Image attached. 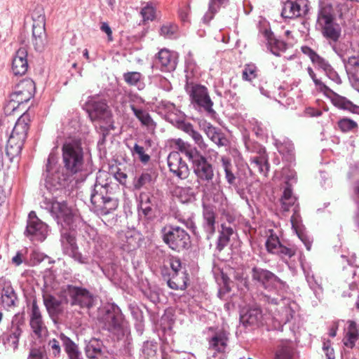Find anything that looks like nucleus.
Instances as JSON below:
<instances>
[{"instance_id":"obj_8","label":"nucleus","mask_w":359,"mask_h":359,"mask_svg":"<svg viewBox=\"0 0 359 359\" xmlns=\"http://www.w3.org/2000/svg\"><path fill=\"white\" fill-rule=\"evenodd\" d=\"M29 118L27 114L21 116L15 123L6 147V154L12 161L21 153L29 129Z\"/></svg>"},{"instance_id":"obj_10","label":"nucleus","mask_w":359,"mask_h":359,"mask_svg":"<svg viewBox=\"0 0 359 359\" xmlns=\"http://www.w3.org/2000/svg\"><path fill=\"white\" fill-rule=\"evenodd\" d=\"M63 294L67 296L70 305L88 310L94 306L97 301L96 297L88 290L70 285L63 287Z\"/></svg>"},{"instance_id":"obj_27","label":"nucleus","mask_w":359,"mask_h":359,"mask_svg":"<svg viewBox=\"0 0 359 359\" xmlns=\"http://www.w3.org/2000/svg\"><path fill=\"white\" fill-rule=\"evenodd\" d=\"M359 339V327L353 320H348L346 327L344 328V337L343 344L349 348L355 346L356 341Z\"/></svg>"},{"instance_id":"obj_29","label":"nucleus","mask_w":359,"mask_h":359,"mask_svg":"<svg viewBox=\"0 0 359 359\" xmlns=\"http://www.w3.org/2000/svg\"><path fill=\"white\" fill-rule=\"evenodd\" d=\"M85 352L89 359H99L104 353L102 341L97 338H91L89 341H86Z\"/></svg>"},{"instance_id":"obj_61","label":"nucleus","mask_w":359,"mask_h":359,"mask_svg":"<svg viewBox=\"0 0 359 359\" xmlns=\"http://www.w3.org/2000/svg\"><path fill=\"white\" fill-rule=\"evenodd\" d=\"M257 67L255 65L250 64L246 65L242 72V78L243 80L251 81L253 79L256 78Z\"/></svg>"},{"instance_id":"obj_30","label":"nucleus","mask_w":359,"mask_h":359,"mask_svg":"<svg viewBox=\"0 0 359 359\" xmlns=\"http://www.w3.org/2000/svg\"><path fill=\"white\" fill-rule=\"evenodd\" d=\"M262 318L263 315L260 308L254 306L241 315V321L245 326L259 325L262 323Z\"/></svg>"},{"instance_id":"obj_41","label":"nucleus","mask_w":359,"mask_h":359,"mask_svg":"<svg viewBox=\"0 0 359 359\" xmlns=\"http://www.w3.org/2000/svg\"><path fill=\"white\" fill-rule=\"evenodd\" d=\"M305 277L310 288L314 292L316 297L323 292L322 278L314 274L313 271H304Z\"/></svg>"},{"instance_id":"obj_47","label":"nucleus","mask_w":359,"mask_h":359,"mask_svg":"<svg viewBox=\"0 0 359 359\" xmlns=\"http://www.w3.org/2000/svg\"><path fill=\"white\" fill-rule=\"evenodd\" d=\"M123 79L130 86H136L138 90H142L144 88V83L142 81V75L137 72H128L123 75Z\"/></svg>"},{"instance_id":"obj_58","label":"nucleus","mask_w":359,"mask_h":359,"mask_svg":"<svg viewBox=\"0 0 359 359\" xmlns=\"http://www.w3.org/2000/svg\"><path fill=\"white\" fill-rule=\"evenodd\" d=\"M12 263L15 266H20L22 263H25L28 266V249L24 248L18 250L12 258Z\"/></svg>"},{"instance_id":"obj_23","label":"nucleus","mask_w":359,"mask_h":359,"mask_svg":"<svg viewBox=\"0 0 359 359\" xmlns=\"http://www.w3.org/2000/svg\"><path fill=\"white\" fill-rule=\"evenodd\" d=\"M142 236L137 232L127 231L118 236V247L125 252H133L140 246Z\"/></svg>"},{"instance_id":"obj_3","label":"nucleus","mask_w":359,"mask_h":359,"mask_svg":"<svg viewBox=\"0 0 359 359\" xmlns=\"http://www.w3.org/2000/svg\"><path fill=\"white\" fill-rule=\"evenodd\" d=\"M43 203L62 227L60 241L63 250L67 253H74L76 250L75 231L77 229L87 228L86 224L65 202L50 201L46 198Z\"/></svg>"},{"instance_id":"obj_42","label":"nucleus","mask_w":359,"mask_h":359,"mask_svg":"<svg viewBox=\"0 0 359 359\" xmlns=\"http://www.w3.org/2000/svg\"><path fill=\"white\" fill-rule=\"evenodd\" d=\"M229 0H210L208 3V11L205 13L203 21L205 23H208L213 19L215 15L219 11L222 6H224L228 3Z\"/></svg>"},{"instance_id":"obj_14","label":"nucleus","mask_w":359,"mask_h":359,"mask_svg":"<svg viewBox=\"0 0 359 359\" xmlns=\"http://www.w3.org/2000/svg\"><path fill=\"white\" fill-rule=\"evenodd\" d=\"M87 112L92 121H100L109 123L110 128H114L112 115L108 105L104 101L91 99L86 104Z\"/></svg>"},{"instance_id":"obj_13","label":"nucleus","mask_w":359,"mask_h":359,"mask_svg":"<svg viewBox=\"0 0 359 359\" xmlns=\"http://www.w3.org/2000/svg\"><path fill=\"white\" fill-rule=\"evenodd\" d=\"M48 232V226L36 216L34 211H31L28 215L25 236L32 241L42 242Z\"/></svg>"},{"instance_id":"obj_12","label":"nucleus","mask_w":359,"mask_h":359,"mask_svg":"<svg viewBox=\"0 0 359 359\" xmlns=\"http://www.w3.org/2000/svg\"><path fill=\"white\" fill-rule=\"evenodd\" d=\"M222 168L224 172V178L229 187L241 184L248 180L250 170L247 165L234 166L231 160L226 156L221 158Z\"/></svg>"},{"instance_id":"obj_34","label":"nucleus","mask_w":359,"mask_h":359,"mask_svg":"<svg viewBox=\"0 0 359 359\" xmlns=\"http://www.w3.org/2000/svg\"><path fill=\"white\" fill-rule=\"evenodd\" d=\"M263 34L266 41L267 49L270 50L272 54L279 56V52L285 50V44L283 41L275 39L273 33L270 30L265 29Z\"/></svg>"},{"instance_id":"obj_62","label":"nucleus","mask_w":359,"mask_h":359,"mask_svg":"<svg viewBox=\"0 0 359 359\" xmlns=\"http://www.w3.org/2000/svg\"><path fill=\"white\" fill-rule=\"evenodd\" d=\"M215 201L219 203V210L222 214L224 215L229 212L230 205L228 199L222 191L216 196Z\"/></svg>"},{"instance_id":"obj_55","label":"nucleus","mask_w":359,"mask_h":359,"mask_svg":"<svg viewBox=\"0 0 359 359\" xmlns=\"http://www.w3.org/2000/svg\"><path fill=\"white\" fill-rule=\"evenodd\" d=\"M338 127L344 133L351 132L358 129V123L351 118H343L338 121Z\"/></svg>"},{"instance_id":"obj_1","label":"nucleus","mask_w":359,"mask_h":359,"mask_svg":"<svg viewBox=\"0 0 359 359\" xmlns=\"http://www.w3.org/2000/svg\"><path fill=\"white\" fill-rule=\"evenodd\" d=\"M62 158L67 172L57 164V156L50 153L47 159L43 175L48 188L59 189L67 184L69 175L76 174L83 170V152L79 140L67 141L62 147Z\"/></svg>"},{"instance_id":"obj_7","label":"nucleus","mask_w":359,"mask_h":359,"mask_svg":"<svg viewBox=\"0 0 359 359\" xmlns=\"http://www.w3.org/2000/svg\"><path fill=\"white\" fill-rule=\"evenodd\" d=\"M98 320L102 329L116 336H123V318L120 309L114 304H107L100 309Z\"/></svg>"},{"instance_id":"obj_56","label":"nucleus","mask_w":359,"mask_h":359,"mask_svg":"<svg viewBox=\"0 0 359 359\" xmlns=\"http://www.w3.org/2000/svg\"><path fill=\"white\" fill-rule=\"evenodd\" d=\"M132 98L130 95L118 93L114 100V107L119 111H124L129 101Z\"/></svg>"},{"instance_id":"obj_57","label":"nucleus","mask_w":359,"mask_h":359,"mask_svg":"<svg viewBox=\"0 0 359 359\" xmlns=\"http://www.w3.org/2000/svg\"><path fill=\"white\" fill-rule=\"evenodd\" d=\"M46 36L45 30L44 18L39 16L37 22H34L32 25V37Z\"/></svg>"},{"instance_id":"obj_45","label":"nucleus","mask_w":359,"mask_h":359,"mask_svg":"<svg viewBox=\"0 0 359 359\" xmlns=\"http://www.w3.org/2000/svg\"><path fill=\"white\" fill-rule=\"evenodd\" d=\"M205 132L207 136L217 146L222 147L226 145L227 142L226 139L211 124H208L205 128Z\"/></svg>"},{"instance_id":"obj_15","label":"nucleus","mask_w":359,"mask_h":359,"mask_svg":"<svg viewBox=\"0 0 359 359\" xmlns=\"http://www.w3.org/2000/svg\"><path fill=\"white\" fill-rule=\"evenodd\" d=\"M43 303L50 318L55 322L64 310L63 305L68 304L67 296L63 294V287L57 297L46 294L43 296Z\"/></svg>"},{"instance_id":"obj_20","label":"nucleus","mask_w":359,"mask_h":359,"mask_svg":"<svg viewBox=\"0 0 359 359\" xmlns=\"http://www.w3.org/2000/svg\"><path fill=\"white\" fill-rule=\"evenodd\" d=\"M178 55L175 52L167 49L161 50L156 55L155 66L161 72H173L177 65Z\"/></svg>"},{"instance_id":"obj_17","label":"nucleus","mask_w":359,"mask_h":359,"mask_svg":"<svg viewBox=\"0 0 359 359\" xmlns=\"http://www.w3.org/2000/svg\"><path fill=\"white\" fill-rule=\"evenodd\" d=\"M34 90V82L30 79H23L15 86L11 99L18 104L27 102L32 97Z\"/></svg>"},{"instance_id":"obj_48","label":"nucleus","mask_w":359,"mask_h":359,"mask_svg":"<svg viewBox=\"0 0 359 359\" xmlns=\"http://www.w3.org/2000/svg\"><path fill=\"white\" fill-rule=\"evenodd\" d=\"M54 262L50 257L42 252L32 251L28 257V266H35L40 263L50 264Z\"/></svg>"},{"instance_id":"obj_53","label":"nucleus","mask_w":359,"mask_h":359,"mask_svg":"<svg viewBox=\"0 0 359 359\" xmlns=\"http://www.w3.org/2000/svg\"><path fill=\"white\" fill-rule=\"evenodd\" d=\"M302 52L307 55L312 63L316 66V67L325 60L323 57L319 55L314 50L307 46H303L301 48Z\"/></svg>"},{"instance_id":"obj_6","label":"nucleus","mask_w":359,"mask_h":359,"mask_svg":"<svg viewBox=\"0 0 359 359\" xmlns=\"http://www.w3.org/2000/svg\"><path fill=\"white\" fill-rule=\"evenodd\" d=\"M316 29L325 39L341 33V26L337 22L336 13L331 4H322L319 6Z\"/></svg>"},{"instance_id":"obj_49","label":"nucleus","mask_w":359,"mask_h":359,"mask_svg":"<svg viewBox=\"0 0 359 359\" xmlns=\"http://www.w3.org/2000/svg\"><path fill=\"white\" fill-rule=\"evenodd\" d=\"M296 201L297 198L293 196L292 189L289 187H285L281 198L282 209L284 211H288L290 207L296 206Z\"/></svg>"},{"instance_id":"obj_54","label":"nucleus","mask_w":359,"mask_h":359,"mask_svg":"<svg viewBox=\"0 0 359 359\" xmlns=\"http://www.w3.org/2000/svg\"><path fill=\"white\" fill-rule=\"evenodd\" d=\"M175 218L178 222L184 224V226L192 231L194 235L196 237V238L200 241L203 238L202 235H200L198 231H196V226L195 222H194L191 217L184 218L182 215H177L175 216Z\"/></svg>"},{"instance_id":"obj_35","label":"nucleus","mask_w":359,"mask_h":359,"mask_svg":"<svg viewBox=\"0 0 359 359\" xmlns=\"http://www.w3.org/2000/svg\"><path fill=\"white\" fill-rule=\"evenodd\" d=\"M274 144L278 152L286 161L292 162L294 160V145L290 140L286 138L283 140H275Z\"/></svg>"},{"instance_id":"obj_64","label":"nucleus","mask_w":359,"mask_h":359,"mask_svg":"<svg viewBox=\"0 0 359 359\" xmlns=\"http://www.w3.org/2000/svg\"><path fill=\"white\" fill-rule=\"evenodd\" d=\"M299 238L304 244L306 250H310L313 240L302 228L294 230Z\"/></svg>"},{"instance_id":"obj_44","label":"nucleus","mask_w":359,"mask_h":359,"mask_svg":"<svg viewBox=\"0 0 359 359\" xmlns=\"http://www.w3.org/2000/svg\"><path fill=\"white\" fill-rule=\"evenodd\" d=\"M318 69L322 70L325 76L333 81L334 83L337 85H340L341 83V79L337 72V71L333 68V67L330 64V62L327 60H324L318 67Z\"/></svg>"},{"instance_id":"obj_50","label":"nucleus","mask_w":359,"mask_h":359,"mask_svg":"<svg viewBox=\"0 0 359 359\" xmlns=\"http://www.w3.org/2000/svg\"><path fill=\"white\" fill-rule=\"evenodd\" d=\"M178 26L173 23L167 22L164 23L160 29V34L167 39H175L177 36Z\"/></svg>"},{"instance_id":"obj_26","label":"nucleus","mask_w":359,"mask_h":359,"mask_svg":"<svg viewBox=\"0 0 359 359\" xmlns=\"http://www.w3.org/2000/svg\"><path fill=\"white\" fill-rule=\"evenodd\" d=\"M22 325V323H15L14 320L12 321L10 329L1 335L4 344L9 345L13 347L14 350L18 348L19 339L22 332L21 327Z\"/></svg>"},{"instance_id":"obj_4","label":"nucleus","mask_w":359,"mask_h":359,"mask_svg":"<svg viewBox=\"0 0 359 359\" xmlns=\"http://www.w3.org/2000/svg\"><path fill=\"white\" fill-rule=\"evenodd\" d=\"M175 145L176 149L189 159L196 177V182L201 187L203 191H210L214 187L215 169L213 165L196 147L182 139L175 140Z\"/></svg>"},{"instance_id":"obj_2","label":"nucleus","mask_w":359,"mask_h":359,"mask_svg":"<svg viewBox=\"0 0 359 359\" xmlns=\"http://www.w3.org/2000/svg\"><path fill=\"white\" fill-rule=\"evenodd\" d=\"M252 278L265 289L269 290L266 293L261 294L260 300L269 305L268 309L271 312L273 311L271 307L282 305L281 314L274 316L278 325L283 326L289 322L292 318L293 310L291 305H288L289 299H286L283 295L287 289L285 283L270 271H252Z\"/></svg>"},{"instance_id":"obj_36","label":"nucleus","mask_w":359,"mask_h":359,"mask_svg":"<svg viewBox=\"0 0 359 359\" xmlns=\"http://www.w3.org/2000/svg\"><path fill=\"white\" fill-rule=\"evenodd\" d=\"M331 99L334 105L338 108L348 110L353 114H359V106L353 104L346 97L341 96L335 93Z\"/></svg>"},{"instance_id":"obj_19","label":"nucleus","mask_w":359,"mask_h":359,"mask_svg":"<svg viewBox=\"0 0 359 359\" xmlns=\"http://www.w3.org/2000/svg\"><path fill=\"white\" fill-rule=\"evenodd\" d=\"M164 280L168 287L175 290H184L187 288L189 280L187 271H162Z\"/></svg>"},{"instance_id":"obj_24","label":"nucleus","mask_w":359,"mask_h":359,"mask_svg":"<svg viewBox=\"0 0 359 359\" xmlns=\"http://www.w3.org/2000/svg\"><path fill=\"white\" fill-rule=\"evenodd\" d=\"M216 214L214 210L205 206L203 210L202 228L204 235L202 236L207 241H209L215 232Z\"/></svg>"},{"instance_id":"obj_9","label":"nucleus","mask_w":359,"mask_h":359,"mask_svg":"<svg viewBox=\"0 0 359 359\" xmlns=\"http://www.w3.org/2000/svg\"><path fill=\"white\" fill-rule=\"evenodd\" d=\"M163 242L172 250L181 252L190 246V236L182 227L176 225H166L161 229Z\"/></svg>"},{"instance_id":"obj_28","label":"nucleus","mask_w":359,"mask_h":359,"mask_svg":"<svg viewBox=\"0 0 359 359\" xmlns=\"http://www.w3.org/2000/svg\"><path fill=\"white\" fill-rule=\"evenodd\" d=\"M250 164L252 168L257 169L261 175L264 177L267 176L269 170V163L264 149H260L259 155L250 158Z\"/></svg>"},{"instance_id":"obj_39","label":"nucleus","mask_w":359,"mask_h":359,"mask_svg":"<svg viewBox=\"0 0 359 359\" xmlns=\"http://www.w3.org/2000/svg\"><path fill=\"white\" fill-rule=\"evenodd\" d=\"M234 231L230 226L224 224L221 225V229L219 231V236L217 241V249L222 251L229 243L230 237L233 234Z\"/></svg>"},{"instance_id":"obj_59","label":"nucleus","mask_w":359,"mask_h":359,"mask_svg":"<svg viewBox=\"0 0 359 359\" xmlns=\"http://www.w3.org/2000/svg\"><path fill=\"white\" fill-rule=\"evenodd\" d=\"M130 151L132 155L133 156H137L143 163H147L150 160V156L145 154L144 147L137 144H135L133 148L130 149Z\"/></svg>"},{"instance_id":"obj_43","label":"nucleus","mask_w":359,"mask_h":359,"mask_svg":"<svg viewBox=\"0 0 359 359\" xmlns=\"http://www.w3.org/2000/svg\"><path fill=\"white\" fill-rule=\"evenodd\" d=\"M130 107L133 111L135 116L140 121L142 126L148 128L155 126L154 121L145 109L137 108L133 104H130Z\"/></svg>"},{"instance_id":"obj_32","label":"nucleus","mask_w":359,"mask_h":359,"mask_svg":"<svg viewBox=\"0 0 359 359\" xmlns=\"http://www.w3.org/2000/svg\"><path fill=\"white\" fill-rule=\"evenodd\" d=\"M294 353V348L290 340L281 339L278 341L275 352L276 359H292Z\"/></svg>"},{"instance_id":"obj_18","label":"nucleus","mask_w":359,"mask_h":359,"mask_svg":"<svg viewBox=\"0 0 359 359\" xmlns=\"http://www.w3.org/2000/svg\"><path fill=\"white\" fill-rule=\"evenodd\" d=\"M170 172L180 180L187 179L190 175L187 163L182 159L178 151H172L167 158Z\"/></svg>"},{"instance_id":"obj_52","label":"nucleus","mask_w":359,"mask_h":359,"mask_svg":"<svg viewBox=\"0 0 359 359\" xmlns=\"http://www.w3.org/2000/svg\"><path fill=\"white\" fill-rule=\"evenodd\" d=\"M185 72H187L186 77L187 79L190 76H194L198 72V66L191 52H189L185 57Z\"/></svg>"},{"instance_id":"obj_31","label":"nucleus","mask_w":359,"mask_h":359,"mask_svg":"<svg viewBox=\"0 0 359 359\" xmlns=\"http://www.w3.org/2000/svg\"><path fill=\"white\" fill-rule=\"evenodd\" d=\"M178 128L182 130L187 133L194 141L195 144H197L200 149H205L207 144L203 141L202 135L196 130H194L193 126L184 121H177Z\"/></svg>"},{"instance_id":"obj_40","label":"nucleus","mask_w":359,"mask_h":359,"mask_svg":"<svg viewBox=\"0 0 359 359\" xmlns=\"http://www.w3.org/2000/svg\"><path fill=\"white\" fill-rule=\"evenodd\" d=\"M347 71L355 82V86L359 92V56H352L347 60Z\"/></svg>"},{"instance_id":"obj_22","label":"nucleus","mask_w":359,"mask_h":359,"mask_svg":"<svg viewBox=\"0 0 359 359\" xmlns=\"http://www.w3.org/2000/svg\"><path fill=\"white\" fill-rule=\"evenodd\" d=\"M16 300L17 296L11 282L4 278H0V304L8 309L15 306Z\"/></svg>"},{"instance_id":"obj_37","label":"nucleus","mask_w":359,"mask_h":359,"mask_svg":"<svg viewBox=\"0 0 359 359\" xmlns=\"http://www.w3.org/2000/svg\"><path fill=\"white\" fill-rule=\"evenodd\" d=\"M341 34V33H339L326 40L333 51L346 63L344 56L347 51V46L344 42L339 41Z\"/></svg>"},{"instance_id":"obj_63","label":"nucleus","mask_w":359,"mask_h":359,"mask_svg":"<svg viewBox=\"0 0 359 359\" xmlns=\"http://www.w3.org/2000/svg\"><path fill=\"white\" fill-rule=\"evenodd\" d=\"M282 175L285 180L286 187L291 188L292 183L296 182V172L289 168H284Z\"/></svg>"},{"instance_id":"obj_11","label":"nucleus","mask_w":359,"mask_h":359,"mask_svg":"<svg viewBox=\"0 0 359 359\" xmlns=\"http://www.w3.org/2000/svg\"><path fill=\"white\" fill-rule=\"evenodd\" d=\"M185 90L189 95L193 104L203 108L211 117L215 116L216 113L212 109L213 102L208 95V89L205 86L187 81L185 85Z\"/></svg>"},{"instance_id":"obj_46","label":"nucleus","mask_w":359,"mask_h":359,"mask_svg":"<svg viewBox=\"0 0 359 359\" xmlns=\"http://www.w3.org/2000/svg\"><path fill=\"white\" fill-rule=\"evenodd\" d=\"M306 70L309 76L313 80L316 89L320 92L323 93L325 95L332 97L335 92L323 83L321 79L317 78L316 73L311 67H308Z\"/></svg>"},{"instance_id":"obj_33","label":"nucleus","mask_w":359,"mask_h":359,"mask_svg":"<svg viewBox=\"0 0 359 359\" xmlns=\"http://www.w3.org/2000/svg\"><path fill=\"white\" fill-rule=\"evenodd\" d=\"M69 359H83L78 346L68 337L61 333L59 336Z\"/></svg>"},{"instance_id":"obj_38","label":"nucleus","mask_w":359,"mask_h":359,"mask_svg":"<svg viewBox=\"0 0 359 359\" xmlns=\"http://www.w3.org/2000/svg\"><path fill=\"white\" fill-rule=\"evenodd\" d=\"M228 338L224 333H217L209 341V350L224 353L227 346Z\"/></svg>"},{"instance_id":"obj_25","label":"nucleus","mask_w":359,"mask_h":359,"mask_svg":"<svg viewBox=\"0 0 359 359\" xmlns=\"http://www.w3.org/2000/svg\"><path fill=\"white\" fill-rule=\"evenodd\" d=\"M28 69L27 50L25 47L20 48L15 53L12 62V72L15 76L25 74Z\"/></svg>"},{"instance_id":"obj_51","label":"nucleus","mask_w":359,"mask_h":359,"mask_svg":"<svg viewBox=\"0 0 359 359\" xmlns=\"http://www.w3.org/2000/svg\"><path fill=\"white\" fill-rule=\"evenodd\" d=\"M270 234L266 241V250L273 254H276L280 249L281 243L278 237L273 233L272 230H269Z\"/></svg>"},{"instance_id":"obj_5","label":"nucleus","mask_w":359,"mask_h":359,"mask_svg":"<svg viewBox=\"0 0 359 359\" xmlns=\"http://www.w3.org/2000/svg\"><path fill=\"white\" fill-rule=\"evenodd\" d=\"M90 201L93 210L98 215H107L118 205L112 187L108 183L102 184L97 180L91 190Z\"/></svg>"},{"instance_id":"obj_16","label":"nucleus","mask_w":359,"mask_h":359,"mask_svg":"<svg viewBox=\"0 0 359 359\" xmlns=\"http://www.w3.org/2000/svg\"><path fill=\"white\" fill-rule=\"evenodd\" d=\"M309 9L308 0H285L283 1L281 16L288 19L304 17Z\"/></svg>"},{"instance_id":"obj_21","label":"nucleus","mask_w":359,"mask_h":359,"mask_svg":"<svg viewBox=\"0 0 359 359\" xmlns=\"http://www.w3.org/2000/svg\"><path fill=\"white\" fill-rule=\"evenodd\" d=\"M29 325L37 338H42L48 332L41 313L36 301H33L29 313Z\"/></svg>"},{"instance_id":"obj_60","label":"nucleus","mask_w":359,"mask_h":359,"mask_svg":"<svg viewBox=\"0 0 359 359\" xmlns=\"http://www.w3.org/2000/svg\"><path fill=\"white\" fill-rule=\"evenodd\" d=\"M144 226V232L151 234L154 231L155 217H140V224Z\"/></svg>"}]
</instances>
